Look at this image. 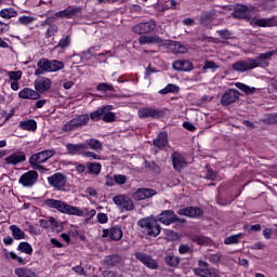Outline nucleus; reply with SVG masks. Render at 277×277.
Returning <instances> with one entry per match:
<instances>
[{
	"mask_svg": "<svg viewBox=\"0 0 277 277\" xmlns=\"http://www.w3.org/2000/svg\"><path fill=\"white\" fill-rule=\"evenodd\" d=\"M274 233V229L272 228H265L263 230V237L264 239H272V234Z\"/></svg>",
	"mask_w": 277,
	"mask_h": 277,
	"instance_id": "obj_55",
	"label": "nucleus"
},
{
	"mask_svg": "<svg viewBox=\"0 0 277 277\" xmlns=\"http://www.w3.org/2000/svg\"><path fill=\"white\" fill-rule=\"evenodd\" d=\"M105 263L108 266H114V265H118V263H120L121 259L119 258V255H108L105 258Z\"/></svg>",
	"mask_w": 277,
	"mask_h": 277,
	"instance_id": "obj_40",
	"label": "nucleus"
},
{
	"mask_svg": "<svg viewBox=\"0 0 277 277\" xmlns=\"http://www.w3.org/2000/svg\"><path fill=\"white\" fill-rule=\"evenodd\" d=\"M180 215H186L187 217H200L202 215V210L200 208H185L179 210Z\"/></svg>",
	"mask_w": 277,
	"mask_h": 277,
	"instance_id": "obj_24",
	"label": "nucleus"
},
{
	"mask_svg": "<svg viewBox=\"0 0 277 277\" xmlns=\"http://www.w3.org/2000/svg\"><path fill=\"white\" fill-rule=\"evenodd\" d=\"M132 31L134 34H138V35L145 34L144 32V24L143 23L136 24L135 26L132 27Z\"/></svg>",
	"mask_w": 277,
	"mask_h": 277,
	"instance_id": "obj_51",
	"label": "nucleus"
},
{
	"mask_svg": "<svg viewBox=\"0 0 277 277\" xmlns=\"http://www.w3.org/2000/svg\"><path fill=\"white\" fill-rule=\"evenodd\" d=\"M239 239H241V234L233 235L224 240L225 246H233L235 243H239Z\"/></svg>",
	"mask_w": 277,
	"mask_h": 277,
	"instance_id": "obj_39",
	"label": "nucleus"
},
{
	"mask_svg": "<svg viewBox=\"0 0 277 277\" xmlns=\"http://www.w3.org/2000/svg\"><path fill=\"white\" fill-rule=\"evenodd\" d=\"M183 127H184V129H186L187 131H196V127L195 126H193V123L192 122H184L183 123Z\"/></svg>",
	"mask_w": 277,
	"mask_h": 277,
	"instance_id": "obj_58",
	"label": "nucleus"
},
{
	"mask_svg": "<svg viewBox=\"0 0 277 277\" xmlns=\"http://www.w3.org/2000/svg\"><path fill=\"white\" fill-rule=\"evenodd\" d=\"M274 51H268L260 54L256 58H248L245 61H238L233 65L234 70L237 72H246L248 70H254V68H265L269 66L271 57L274 55Z\"/></svg>",
	"mask_w": 277,
	"mask_h": 277,
	"instance_id": "obj_2",
	"label": "nucleus"
},
{
	"mask_svg": "<svg viewBox=\"0 0 277 277\" xmlns=\"http://www.w3.org/2000/svg\"><path fill=\"white\" fill-rule=\"evenodd\" d=\"M88 170L92 174H98L101 172V163L98 162H91L88 164Z\"/></svg>",
	"mask_w": 277,
	"mask_h": 277,
	"instance_id": "obj_46",
	"label": "nucleus"
},
{
	"mask_svg": "<svg viewBox=\"0 0 277 277\" xmlns=\"http://www.w3.org/2000/svg\"><path fill=\"white\" fill-rule=\"evenodd\" d=\"M25 153L23 151H16L11 154L4 159L5 166H18V163H23L25 161Z\"/></svg>",
	"mask_w": 277,
	"mask_h": 277,
	"instance_id": "obj_16",
	"label": "nucleus"
},
{
	"mask_svg": "<svg viewBox=\"0 0 277 277\" xmlns=\"http://www.w3.org/2000/svg\"><path fill=\"white\" fill-rule=\"evenodd\" d=\"M169 49L172 51V53H187V47L176 41H171L169 43Z\"/></svg>",
	"mask_w": 277,
	"mask_h": 277,
	"instance_id": "obj_29",
	"label": "nucleus"
},
{
	"mask_svg": "<svg viewBox=\"0 0 277 277\" xmlns=\"http://www.w3.org/2000/svg\"><path fill=\"white\" fill-rule=\"evenodd\" d=\"M157 221L164 224V226H170V224L176 222V214L172 210H167L157 216Z\"/></svg>",
	"mask_w": 277,
	"mask_h": 277,
	"instance_id": "obj_15",
	"label": "nucleus"
},
{
	"mask_svg": "<svg viewBox=\"0 0 277 277\" xmlns=\"http://www.w3.org/2000/svg\"><path fill=\"white\" fill-rule=\"evenodd\" d=\"M236 88H238V90H241V92H245V94H254L256 90L255 88L246 85L245 83H241V82H237Z\"/></svg>",
	"mask_w": 277,
	"mask_h": 277,
	"instance_id": "obj_38",
	"label": "nucleus"
},
{
	"mask_svg": "<svg viewBox=\"0 0 277 277\" xmlns=\"http://www.w3.org/2000/svg\"><path fill=\"white\" fill-rule=\"evenodd\" d=\"M173 68L174 70H182L184 72H189V70H192L193 68V65H192V62L189 61L180 60L173 63Z\"/></svg>",
	"mask_w": 277,
	"mask_h": 277,
	"instance_id": "obj_25",
	"label": "nucleus"
},
{
	"mask_svg": "<svg viewBox=\"0 0 277 277\" xmlns=\"http://www.w3.org/2000/svg\"><path fill=\"white\" fill-rule=\"evenodd\" d=\"M180 254H187L189 252V248L185 245L180 246Z\"/></svg>",
	"mask_w": 277,
	"mask_h": 277,
	"instance_id": "obj_62",
	"label": "nucleus"
},
{
	"mask_svg": "<svg viewBox=\"0 0 277 277\" xmlns=\"http://www.w3.org/2000/svg\"><path fill=\"white\" fill-rule=\"evenodd\" d=\"M255 14V8H248L243 4H237L234 11L235 18H248L251 19V24L253 21H256V17H254Z\"/></svg>",
	"mask_w": 277,
	"mask_h": 277,
	"instance_id": "obj_7",
	"label": "nucleus"
},
{
	"mask_svg": "<svg viewBox=\"0 0 277 277\" xmlns=\"http://www.w3.org/2000/svg\"><path fill=\"white\" fill-rule=\"evenodd\" d=\"M69 45H70V37H64L58 42V47H61V49H66V47H69Z\"/></svg>",
	"mask_w": 277,
	"mask_h": 277,
	"instance_id": "obj_52",
	"label": "nucleus"
},
{
	"mask_svg": "<svg viewBox=\"0 0 277 277\" xmlns=\"http://www.w3.org/2000/svg\"><path fill=\"white\" fill-rule=\"evenodd\" d=\"M111 109H114V106H104L91 113L90 118L94 122H98V120H104V122H114V120H116V115L111 113Z\"/></svg>",
	"mask_w": 277,
	"mask_h": 277,
	"instance_id": "obj_6",
	"label": "nucleus"
},
{
	"mask_svg": "<svg viewBox=\"0 0 277 277\" xmlns=\"http://www.w3.org/2000/svg\"><path fill=\"white\" fill-rule=\"evenodd\" d=\"M8 75H9V78H10L9 82L21 81V78L23 77V71H21V70L9 71Z\"/></svg>",
	"mask_w": 277,
	"mask_h": 277,
	"instance_id": "obj_44",
	"label": "nucleus"
},
{
	"mask_svg": "<svg viewBox=\"0 0 277 277\" xmlns=\"http://www.w3.org/2000/svg\"><path fill=\"white\" fill-rule=\"evenodd\" d=\"M64 68V63L60 61H49L47 58L39 60L37 69L35 70L36 77L44 75V72H57Z\"/></svg>",
	"mask_w": 277,
	"mask_h": 277,
	"instance_id": "obj_3",
	"label": "nucleus"
},
{
	"mask_svg": "<svg viewBox=\"0 0 277 277\" xmlns=\"http://www.w3.org/2000/svg\"><path fill=\"white\" fill-rule=\"evenodd\" d=\"M166 263H167V265H170L171 267H176V265H179V258H176L173 254H169L166 256Z\"/></svg>",
	"mask_w": 277,
	"mask_h": 277,
	"instance_id": "obj_45",
	"label": "nucleus"
},
{
	"mask_svg": "<svg viewBox=\"0 0 277 277\" xmlns=\"http://www.w3.org/2000/svg\"><path fill=\"white\" fill-rule=\"evenodd\" d=\"M215 172H213L212 170L208 169V173L206 175V179L210 180V181H215Z\"/></svg>",
	"mask_w": 277,
	"mask_h": 277,
	"instance_id": "obj_60",
	"label": "nucleus"
},
{
	"mask_svg": "<svg viewBox=\"0 0 277 277\" xmlns=\"http://www.w3.org/2000/svg\"><path fill=\"white\" fill-rule=\"evenodd\" d=\"M140 44H159L161 42V38L158 36H141L138 38Z\"/></svg>",
	"mask_w": 277,
	"mask_h": 277,
	"instance_id": "obj_27",
	"label": "nucleus"
},
{
	"mask_svg": "<svg viewBox=\"0 0 277 277\" xmlns=\"http://www.w3.org/2000/svg\"><path fill=\"white\" fill-rule=\"evenodd\" d=\"M16 16H18V12L13 8H6L0 11L1 18L10 19V18H16Z\"/></svg>",
	"mask_w": 277,
	"mask_h": 277,
	"instance_id": "obj_31",
	"label": "nucleus"
},
{
	"mask_svg": "<svg viewBox=\"0 0 277 277\" xmlns=\"http://www.w3.org/2000/svg\"><path fill=\"white\" fill-rule=\"evenodd\" d=\"M48 183L55 189H64L66 187V176L62 173H55L48 177Z\"/></svg>",
	"mask_w": 277,
	"mask_h": 277,
	"instance_id": "obj_12",
	"label": "nucleus"
},
{
	"mask_svg": "<svg viewBox=\"0 0 277 277\" xmlns=\"http://www.w3.org/2000/svg\"><path fill=\"white\" fill-rule=\"evenodd\" d=\"M97 90H98V92H107V90H114V87H111V84H107V83H100L97 85Z\"/></svg>",
	"mask_w": 277,
	"mask_h": 277,
	"instance_id": "obj_53",
	"label": "nucleus"
},
{
	"mask_svg": "<svg viewBox=\"0 0 277 277\" xmlns=\"http://www.w3.org/2000/svg\"><path fill=\"white\" fill-rule=\"evenodd\" d=\"M19 127L24 129V131H36V129H38V123H36V120L34 119H28L21 121Z\"/></svg>",
	"mask_w": 277,
	"mask_h": 277,
	"instance_id": "obj_32",
	"label": "nucleus"
},
{
	"mask_svg": "<svg viewBox=\"0 0 277 277\" xmlns=\"http://www.w3.org/2000/svg\"><path fill=\"white\" fill-rule=\"evenodd\" d=\"M10 83H11V89H12L14 92L18 91V88H19L18 81H12V82H10Z\"/></svg>",
	"mask_w": 277,
	"mask_h": 277,
	"instance_id": "obj_64",
	"label": "nucleus"
},
{
	"mask_svg": "<svg viewBox=\"0 0 277 277\" xmlns=\"http://www.w3.org/2000/svg\"><path fill=\"white\" fill-rule=\"evenodd\" d=\"M39 224L41 228H57V221L54 217H50L49 220H40Z\"/></svg>",
	"mask_w": 277,
	"mask_h": 277,
	"instance_id": "obj_35",
	"label": "nucleus"
},
{
	"mask_svg": "<svg viewBox=\"0 0 277 277\" xmlns=\"http://www.w3.org/2000/svg\"><path fill=\"white\" fill-rule=\"evenodd\" d=\"M85 145L90 146V148H92V150H96V151H98V150H101V148H103V145L96 138L87 140Z\"/></svg>",
	"mask_w": 277,
	"mask_h": 277,
	"instance_id": "obj_37",
	"label": "nucleus"
},
{
	"mask_svg": "<svg viewBox=\"0 0 277 277\" xmlns=\"http://www.w3.org/2000/svg\"><path fill=\"white\" fill-rule=\"evenodd\" d=\"M47 207H50V209H56V211H60V213H65L67 215H77V217H83V215H88V217H94L96 215V210H81L75 206H70L62 200L56 199H48L45 200Z\"/></svg>",
	"mask_w": 277,
	"mask_h": 277,
	"instance_id": "obj_1",
	"label": "nucleus"
},
{
	"mask_svg": "<svg viewBox=\"0 0 277 277\" xmlns=\"http://www.w3.org/2000/svg\"><path fill=\"white\" fill-rule=\"evenodd\" d=\"M161 114L155 108H141L138 110L140 118H159Z\"/></svg>",
	"mask_w": 277,
	"mask_h": 277,
	"instance_id": "obj_26",
	"label": "nucleus"
},
{
	"mask_svg": "<svg viewBox=\"0 0 277 277\" xmlns=\"http://www.w3.org/2000/svg\"><path fill=\"white\" fill-rule=\"evenodd\" d=\"M90 122V116L89 115H80L74 119H71L69 122H67L63 127V131H75L76 129H81V127H85Z\"/></svg>",
	"mask_w": 277,
	"mask_h": 277,
	"instance_id": "obj_8",
	"label": "nucleus"
},
{
	"mask_svg": "<svg viewBox=\"0 0 277 277\" xmlns=\"http://www.w3.org/2000/svg\"><path fill=\"white\" fill-rule=\"evenodd\" d=\"M18 96L28 101H38L40 93L34 89L24 88L22 91H19Z\"/></svg>",
	"mask_w": 277,
	"mask_h": 277,
	"instance_id": "obj_22",
	"label": "nucleus"
},
{
	"mask_svg": "<svg viewBox=\"0 0 277 277\" xmlns=\"http://www.w3.org/2000/svg\"><path fill=\"white\" fill-rule=\"evenodd\" d=\"M102 237H109L113 241H120L122 239V229L114 226L110 229H104Z\"/></svg>",
	"mask_w": 277,
	"mask_h": 277,
	"instance_id": "obj_20",
	"label": "nucleus"
},
{
	"mask_svg": "<svg viewBox=\"0 0 277 277\" xmlns=\"http://www.w3.org/2000/svg\"><path fill=\"white\" fill-rule=\"evenodd\" d=\"M113 202L117 205L120 209H126V211H133V200L126 195H118L113 198Z\"/></svg>",
	"mask_w": 277,
	"mask_h": 277,
	"instance_id": "obj_11",
	"label": "nucleus"
},
{
	"mask_svg": "<svg viewBox=\"0 0 277 277\" xmlns=\"http://www.w3.org/2000/svg\"><path fill=\"white\" fill-rule=\"evenodd\" d=\"M103 277H116V272L114 271H104Z\"/></svg>",
	"mask_w": 277,
	"mask_h": 277,
	"instance_id": "obj_61",
	"label": "nucleus"
},
{
	"mask_svg": "<svg viewBox=\"0 0 277 277\" xmlns=\"http://www.w3.org/2000/svg\"><path fill=\"white\" fill-rule=\"evenodd\" d=\"M51 79L47 77H39L35 80V90L38 94H44V92H49L51 90Z\"/></svg>",
	"mask_w": 277,
	"mask_h": 277,
	"instance_id": "obj_13",
	"label": "nucleus"
},
{
	"mask_svg": "<svg viewBox=\"0 0 277 277\" xmlns=\"http://www.w3.org/2000/svg\"><path fill=\"white\" fill-rule=\"evenodd\" d=\"M67 153L69 155H83L85 150H88V145L87 144H68L66 146Z\"/></svg>",
	"mask_w": 277,
	"mask_h": 277,
	"instance_id": "obj_23",
	"label": "nucleus"
},
{
	"mask_svg": "<svg viewBox=\"0 0 277 277\" xmlns=\"http://www.w3.org/2000/svg\"><path fill=\"white\" fill-rule=\"evenodd\" d=\"M74 272L76 273V274H78L79 276H83V267H81V266H75L74 268Z\"/></svg>",
	"mask_w": 277,
	"mask_h": 277,
	"instance_id": "obj_63",
	"label": "nucleus"
},
{
	"mask_svg": "<svg viewBox=\"0 0 277 277\" xmlns=\"http://www.w3.org/2000/svg\"><path fill=\"white\" fill-rule=\"evenodd\" d=\"M18 250H21V252H25V254H31V252H34V248H31L29 242H21L18 245Z\"/></svg>",
	"mask_w": 277,
	"mask_h": 277,
	"instance_id": "obj_43",
	"label": "nucleus"
},
{
	"mask_svg": "<svg viewBox=\"0 0 277 277\" xmlns=\"http://www.w3.org/2000/svg\"><path fill=\"white\" fill-rule=\"evenodd\" d=\"M34 21H36V17H34V16L22 15L18 17L17 23L19 25L27 26V25H31V23H34Z\"/></svg>",
	"mask_w": 277,
	"mask_h": 277,
	"instance_id": "obj_41",
	"label": "nucleus"
},
{
	"mask_svg": "<svg viewBox=\"0 0 277 277\" xmlns=\"http://www.w3.org/2000/svg\"><path fill=\"white\" fill-rule=\"evenodd\" d=\"M172 163L176 172H181V170L187 167V160L179 151L172 154Z\"/></svg>",
	"mask_w": 277,
	"mask_h": 277,
	"instance_id": "obj_19",
	"label": "nucleus"
},
{
	"mask_svg": "<svg viewBox=\"0 0 277 277\" xmlns=\"http://www.w3.org/2000/svg\"><path fill=\"white\" fill-rule=\"evenodd\" d=\"M212 17H213V15H211V13H202V15H201V24L202 25H209V23L211 22Z\"/></svg>",
	"mask_w": 277,
	"mask_h": 277,
	"instance_id": "obj_49",
	"label": "nucleus"
},
{
	"mask_svg": "<svg viewBox=\"0 0 277 277\" xmlns=\"http://www.w3.org/2000/svg\"><path fill=\"white\" fill-rule=\"evenodd\" d=\"M14 274L17 277H31L34 276V271L28 267H17L15 268Z\"/></svg>",
	"mask_w": 277,
	"mask_h": 277,
	"instance_id": "obj_34",
	"label": "nucleus"
},
{
	"mask_svg": "<svg viewBox=\"0 0 277 277\" xmlns=\"http://www.w3.org/2000/svg\"><path fill=\"white\" fill-rule=\"evenodd\" d=\"M237 98H239V92L235 89H229L225 91V93L221 97V104L224 107H228V105H232V103H235Z\"/></svg>",
	"mask_w": 277,
	"mask_h": 277,
	"instance_id": "obj_14",
	"label": "nucleus"
},
{
	"mask_svg": "<svg viewBox=\"0 0 277 277\" xmlns=\"http://www.w3.org/2000/svg\"><path fill=\"white\" fill-rule=\"evenodd\" d=\"M253 27H277L276 16L268 18H255L251 22Z\"/></svg>",
	"mask_w": 277,
	"mask_h": 277,
	"instance_id": "obj_18",
	"label": "nucleus"
},
{
	"mask_svg": "<svg viewBox=\"0 0 277 277\" xmlns=\"http://www.w3.org/2000/svg\"><path fill=\"white\" fill-rule=\"evenodd\" d=\"M135 256L137 261H141V263H143V265H145L149 269H157V262L153 260V258H150L149 255L137 252L135 253Z\"/></svg>",
	"mask_w": 277,
	"mask_h": 277,
	"instance_id": "obj_21",
	"label": "nucleus"
},
{
	"mask_svg": "<svg viewBox=\"0 0 277 277\" xmlns=\"http://www.w3.org/2000/svg\"><path fill=\"white\" fill-rule=\"evenodd\" d=\"M195 241H197V243H199L200 246H205V243H207V238L202 236H197L195 237Z\"/></svg>",
	"mask_w": 277,
	"mask_h": 277,
	"instance_id": "obj_59",
	"label": "nucleus"
},
{
	"mask_svg": "<svg viewBox=\"0 0 277 277\" xmlns=\"http://www.w3.org/2000/svg\"><path fill=\"white\" fill-rule=\"evenodd\" d=\"M53 155H55L54 150L40 151L30 157L29 163L30 166H32L35 170H39V172H44L45 169L40 163H44L45 161H49V159H51Z\"/></svg>",
	"mask_w": 277,
	"mask_h": 277,
	"instance_id": "obj_5",
	"label": "nucleus"
},
{
	"mask_svg": "<svg viewBox=\"0 0 277 277\" xmlns=\"http://www.w3.org/2000/svg\"><path fill=\"white\" fill-rule=\"evenodd\" d=\"M166 233L169 240L174 241L176 239V233L173 230L167 229Z\"/></svg>",
	"mask_w": 277,
	"mask_h": 277,
	"instance_id": "obj_56",
	"label": "nucleus"
},
{
	"mask_svg": "<svg viewBox=\"0 0 277 277\" xmlns=\"http://www.w3.org/2000/svg\"><path fill=\"white\" fill-rule=\"evenodd\" d=\"M37 181H38V172L28 171L19 177L18 183L19 185H23V187H34Z\"/></svg>",
	"mask_w": 277,
	"mask_h": 277,
	"instance_id": "obj_10",
	"label": "nucleus"
},
{
	"mask_svg": "<svg viewBox=\"0 0 277 277\" xmlns=\"http://www.w3.org/2000/svg\"><path fill=\"white\" fill-rule=\"evenodd\" d=\"M55 34H57V26L56 25L50 26L45 32V38H51L55 36Z\"/></svg>",
	"mask_w": 277,
	"mask_h": 277,
	"instance_id": "obj_48",
	"label": "nucleus"
},
{
	"mask_svg": "<svg viewBox=\"0 0 277 277\" xmlns=\"http://www.w3.org/2000/svg\"><path fill=\"white\" fill-rule=\"evenodd\" d=\"M114 181L117 185H124L127 183V176L118 174L114 176Z\"/></svg>",
	"mask_w": 277,
	"mask_h": 277,
	"instance_id": "obj_50",
	"label": "nucleus"
},
{
	"mask_svg": "<svg viewBox=\"0 0 277 277\" xmlns=\"http://www.w3.org/2000/svg\"><path fill=\"white\" fill-rule=\"evenodd\" d=\"M82 155L84 157H92V159H101V157L93 151H84Z\"/></svg>",
	"mask_w": 277,
	"mask_h": 277,
	"instance_id": "obj_57",
	"label": "nucleus"
},
{
	"mask_svg": "<svg viewBox=\"0 0 277 277\" xmlns=\"http://www.w3.org/2000/svg\"><path fill=\"white\" fill-rule=\"evenodd\" d=\"M79 12V9L72 8V9H66L64 11H60L55 13L56 18H70V16H75Z\"/></svg>",
	"mask_w": 277,
	"mask_h": 277,
	"instance_id": "obj_30",
	"label": "nucleus"
},
{
	"mask_svg": "<svg viewBox=\"0 0 277 277\" xmlns=\"http://www.w3.org/2000/svg\"><path fill=\"white\" fill-rule=\"evenodd\" d=\"M154 146L157 148H163V146H168V133L160 132L156 140H154Z\"/></svg>",
	"mask_w": 277,
	"mask_h": 277,
	"instance_id": "obj_28",
	"label": "nucleus"
},
{
	"mask_svg": "<svg viewBox=\"0 0 277 277\" xmlns=\"http://www.w3.org/2000/svg\"><path fill=\"white\" fill-rule=\"evenodd\" d=\"M179 92V88L176 84H168L164 89L159 91V94H176Z\"/></svg>",
	"mask_w": 277,
	"mask_h": 277,
	"instance_id": "obj_36",
	"label": "nucleus"
},
{
	"mask_svg": "<svg viewBox=\"0 0 277 277\" xmlns=\"http://www.w3.org/2000/svg\"><path fill=\"white\" fill-rule=\"evenodd\" d=\"M9 228L12 232L13 239H16L17 241L25 239V232H23L18 226L11 225Z\"/></svg>",
	"mask_w": 277,
	"mask_h": 277,
	"instance_id": "obj_33",
	"label": "nucleus"
},
{
	"mask_svg": "<svg viewBox=\"0 0 277 277\" xmlns=\"http://www.w3.org/2000/svg\"><path fill=\"white\" fill-rule=\"evenodd\" d=\"M138 226L147 233L149 237H158L161 233V226L159 225L157 219L149 216L138 221Z\"/></svg>",
	"mask_w": 277,
	"mask_h": 277,
	"instance_id": "obj_4",
	"label": "nucleus"
},
{
	"mask_svg": "<svg viewBox=\"0 0 277 277\" xmlns=\"http://www.w3.org/2000/svg\"><path fill=\"white\" fill-rule=\"evenodd\" d=\"M96 217H97V222L100 224H107V222H109V219L107 217V214H105V213H98Z\"/></svg>",
	"mask_w": 277,
	"mask_h": 277,
	"instance_id": "obj_54",
	"label": "nucleus"
},
{
	"mask_svg": "<svg viewBox=\"0 0 277 277\" xmlns=\"http://www.w3.org/2000/svg\"><path fill=\"white\" fill-rule=\"evenodd\" d=\"M196 276L200 277H217L220 272L216 268L209 267V264L205 261H199V267L194 269Z\"/></svg>",
	"mask_w": 277,
	"mask_h": 277,
	"instance_id": "obj_9",
	"label": "nucleus"
},
{
	"mask_svg": "<svg viewBox=\"0 0 277 277\" xmlns=\"http://www.w3.org/2000/svg\"><path fill=\"white\" fill-rule=\"evenodd\" d=\"M155 27H157L155 21L143 23V30L145 34H150V31H155Z\"/></svg>",
	"mask_w": 277,
	"mask_h": 277,
	"instance_id": "obj_42",
	"label": "nucleus"
},
{
	"mask_svg": "<svg viewBox=\"0 0 277 277\" xmlns=\"http://www.w3.org/2000/svg\"><path fill=\"white\" fill-rule=\"evenodd\" d=\"M220 66L213 61H206L202 70H217Z\"/></svg>",
	"mask_w": 277,
	"mask_h": 277,
	"instance_id": "obj_47",
	"label": "nucleus"
},
{
	"mask_svg": "<svg viewBox=\"0 0 277 277\" xmlns=\"http://www.w3.org/2000/svg\"><path fill=\"white\" fill-rule=\"evenodd\" d=\"M157 192L155 189L150 188H138L132 194V198L134 200H146V198H153Z\"/></svg>",
	"mask_w": 277,
	"mask_h": 277,
	"instance_id": "obj_17",
	"label": "nucleus"
}]
</instances>
